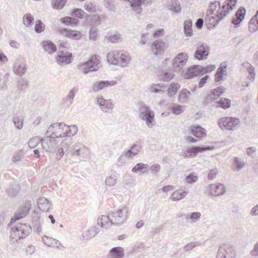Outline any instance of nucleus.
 <instances>
[{
  "instance_id": "f257e3e1",
  "label": "nucleus",
  "mask_w": 258,
  "mask_h": 258,
  "mask_svg": "<svg viewBox=\"0 0 258 258\" xmlns=\"http://www.w3.org/2000/svg\"><path fill=\"white\" fill-rule=\"evenodd\" d=\"M130 58L128 53L126 52H119L116 50L109 52L107 55L108 62L122 67H125L128 65Z\"/></svg>"
},
{
  "instance_id": "f03ea898",
  "label": "nucleus",
  "mask_w": 258,
  "mask_h": 258,
  "mask_svg": "<svg viewBox=\"0 0 258 258\" xmlns=\"http://www.w3.org/2000/svg\"><path fill=\"white\" fill-rule=\"evenodd\" d=\"M100 62V57L94 54L87 61L78 64V68L84 74H87L91 72H96L99 68Z\"/></svg>"
},
{
  "instance_id": "7ed1b4c3",
  "label": "nucleus",
  "mask_w": 258,
  "mask_h": 258,
  "mask_svg": "<svg viewBox=\"0 0 258 258\" xmlns=\"http://www.w3.org/2000/svg\"><path fill=\"white\" fill-rule=\"evenodd\" d=\"M65 128H67L65 124L54 123L48 128L46 132L47 136L52 139L66 137L67 133L64 132Z\"/></svg>"
},
{
  "instance_id": "20e7f679",
  "label": "nucleus",
  "mask_w": 258,
  "mask_h": 258,
  "mask_svg": "<svg viewBox=\"0 0 258 258\" xmlns=\"http://www.w3.org/2000/svg\"><path fill=\"white\" fill-rule=\"evenodd\" d=\"M179 88V85L178 83H172L170 86L167 87L164 84H154L151 86V91L154 93L164 92L165 91L167 92L169 97L174 95Z\"/></svg>"
},
{
  "instance_id": "39448f33",
  "label": "nucleus",
  "mask_w": 258,
  "mask_h": 258,
  "mask_svg": "<svg viewBox=\"0 0 258 258\" xmlns=\"http://www.w3.org/2000/svg\"><path fill=\"white\" fill-rule=\"evenodd\" d=\"M210 47L207 44L202 43L197 47L194 56L196 59L199 60L206 59L209 53Z\"/></svg>"
},
{
  "instance_id": "423d86ee",
  "label": "nucleus",
  "mask_w": 258,
  "mask_h": 258,
  "mask_svg": "<svg viewBox=\"0 0 258 258\" xmlns=\"http://www.w3.org/2000/svg\"><path fill=\"white\" fill-rule=\"evenodd\" d=\"M187 60V55L184 53H180L173 60V69L174 72H178L185 64Z\"/></svg>"
},
{
  "instance_id": "0eeeda50",
  "label": "nucleus",
  "mask_w": 258,
  "mask_h": 258,
  "mask_svg": "<svg viewBox=\"0 0 258 258\" xmlns=\"http://www.w3.org/2000/svg\"><path fill=\"white\" fill-rule=\"evenodd\" d=\"M239 123L238 119L233 117H223L219 121V124L222 128L231 130Z\"/></svg>"
},
{
  "instance_id": "6e6552de",
  "label": "nucleus",
  "mask_w": 258,
  "mask_h": 258,
  "mask_svg": "<svg viewBox=\"0 0 258 258\" xmlns=\"http://www.w3.org/2000/svg\"><path fill=\"white\" fill-rule=\"evenodd\" d=\"M165 47V42L161 39H158L152 43L151 51L155 56L162 55L164 53Z\"/></svg>"
},
{
  "instance_id": "1a4fd4ad",
  "label": "nucleus",
  "mask_w": 258,
  "mask_h": 258,
  "mask_svg": "<svg viewBox=\"0 0 258 258\" xmlns=\"http://www.w3.org/2000/svg\"><path fill=\"white\" fill-rule=\"evenodd\" d=\"M222 15H223V14L221 11L217 12V14L215 16H210L208 15L206 21L208 28H215L219 22L224 19L222 18Z\"/></svg>"
},
{
  "instance_id": "9d476101",
  "label": "nucleus",
  "mask_w": 258,
  "mask_h": 258,
  "mask_svg": "<svg viewBox=\"0 0 258 258\" xmlns=\"http://www.w3.org/2000/svg\"><path fill=\"white\" fill-rule=\"evenodd\" d=\"M214 149V147H207L205 148L200 147H194L190 149H188L183 152V156L185 157H192L200 152H202L206 150H211Z\"/></svg>"
},
{
  "instance_id": "9b49d317",
  "label": "nucleus",
  "mask_w": 258,
  "mask_h": 258,
  "mask_svg": "<svg viewBox=\"0 0 258 258\" xmlns=\"http://www.w3.org/2000/svg\"><path fill=\"white\" fill-rule=\"evenodd\" d=\"M237 0H226L222 5V11L221 12L223 15L222 18H224L230 12L232 11L237 4Z\"/></svg>"
},
{
  "instance_id": "f8f14e48",
  "label": "nucleus",
  "mask_w": 258,
  "mask_h": 258,
  "mask_svg": "<svg viewBox=\"0 0 258 258\" xmlns=\"http://www.w3.org/2000/svg\"><path fill=\"white\" fill-rule=\"evenodd\" d=\"M202 74V66L194 65L189 67L185 75L186 79H191Z\"/></svg>"
},
{
  "instance_id": "ddd939ff",
  "label": "nucleus",
  "mask_w": 258,
  "mask_h": 258,
  "mask_svg": "<svg viewBox=\"0 0 258 258\" xmlns=\"http://www.w3.org/2000/svg\"><path fill=\"white\" fill-rule=\"evenodd\" d=\"M246 10L244 7H240L236 13V17L237 19L233 18L232 23L234 25L235 27H238L241 22L245 18Z\"/></svg>"
},
{
  "instance_id": "4468645a",
  "label": "nucleus",
  "mask_w": 258,
  "mask_h": 258,
  "mask_svg": "<svg viewBox=\"0 0 258 258\" xmlns=\"http://www.w3.org/2000/svg\"><path fill=\"white\" fill-rule=\"evenodd\" d=\"M60 32L65 34L67 37L75 40H79L82 37L81 32L77 30L63 28L61 29Z\"/></svg>"
},
{
  "instance_id": "2eb2a0df",
  "label": "nucleus",
  "mask_w": 258,
  "mask_h": 258,
  "mask_svg": "<svg viewBox=\"0 0 258 258\" xmlns=\"http://www.w3.org/2000/svg\"><path fill=\"white\" fill-rule=\"evenodd\" d=\"M190 133L197 138H202L206 136L205 130L199 125H191L189 127Z\"/></svg>"
},
{
  "instance_id": "dca6fc26",
  "label": "nucleus",
  "mask_w": 258,
  "mask_h": 258,
  "mask_svg": "<svg viewBox=\"0 0 258 258\" xmlns=\"http://www.w3.org/2000/svg\"><path fill=\"white\" fill-rule=\"evenodd\" d=\"M225 192L224 186L222 184H214L210 186L209 194L214 196H219Z\"/></svg>"
},
{
  "instance_id": "f3484780",
  "label": "nucleus",
  "mask_w": 258,
  "mask_h": 258,
  "mask_svg": "<svg viewBox=\"0 0 258 258\" xmlns=\"http://www.w3.org/2000/svg\"><path fill=\"white\" fill-rule=\"evenodd\" d=\"M116 84L115 81H100L96 82L94 84V90H101L109 87L112 86Z\"/></svg>"
},
{
  "instance_id": "a211bd4d",
  "label": "nucleus",
  "mask_w": 258,
  "mask_h": 258,
  "mask_svg": "<svg viewBox=\"0 0 258 258\" xmlns=\"http://www.w3.org/2000/svg\"><path fill=\"white\" fill-rule=\"evenodd\" d=\"M56 58L59 64H69L72 61V55L71 53L66 54L61 52L57 55Z\"/></svg>"
},
{
  "instance_id": "6ab92c4d",
  "label": "nucleus",
  "mask_w": 258,
  "mask_h": 258,
  "mask_svg": "<svg viewBox=\"0 0 258 258\" xmlns=\"http://www.w3.org/2000/svg\"><path fill=\"white\" fill-rule=\"evenodd\" d=\"M71 15L73 17H76L80 19H85L87 21H89L90 19L89 15L85 13L82 9L79 8L74 9L72 11Z\"/></svg>"
},
{
  "instance_id": "aec40b11",
  "label": "nucleus",
  "mask_w": 258,
  "mask_h": 258,
  "mask_svg": "<svg viewBox=\"0 0 258 258\" xmlns=\"http://www.w3.org/2000/svg\"><path fill=\"white\" fill-rule=\"evenodd\" d=\"M13 71L16 74L20 76H23L27 71V68L25 63H15L13 66Z\"/></svg>"
},
{
  "instance_id": "412c9836",
  "label": "nucleus",
  "mask_w": 258,
  "mask_h": 258,
  "mask_svg": "<svg viewBox=\"0 0 258 258\" xmlns=\"http://www.w3.org/2000/svg\"><path fill=\"white\" fill-rule=\"evenodd\" d=\"M249 29L250 31L253 32L258 30V11L249 21Z\"/></svg>"
},
{
  "instance_id": "4be33fe9",
  "label": "nucleus",
  "mask_w": 258,
  "mask_h": 258,
  "mask_svg": "<svg viewBox=\"0 0 258 258\" xmlns=\"http://www.w3.org/2000/svg\"><path fill=\"white\" fill-rule=\"evenodd\" d=\"M111 258H121L124 255L123 249L120 247L112 248L110 250Z\"/></svg>"
},
{
  "instance_id": "5701e85b",
  "label": "nucleus",
  "mask_w": 258,
  "mask_h": 258,
  "mask_svg": "<svg viewBox=\"0 0 258 258\" xmlns=\"http://www.w3.org/2000/svg\"><path fill=\"white\" fill-rule=\"evenodd\" d=\"M42 46L44 49L50 54H51L56 51V45L51 41H44L42 43Z\"/></svg>"
},
{
  "instance_id": "b1692460",
  "label": "nucleus",
  "mask_w": 258,
  "mask_h": 258,
  "mask_svg": "<svg viewBox=\"0 0 258 258\" xmlns=\"http://www.w3.org/2000/svg\"><path fill=\"white\" fill-rule=\"evenodd\" d=\"M98 103L101 107V109L105 111H106L107 109L112 108V104L110 101V100H106L103 98H98Z\"/></svg>"
},
{
  "instance_id": "393cba45",
  "label": "nucleus",
  "mask_w": 258,
  "mask_h": 258,
  "mask_svg": "<svg viewBox=\"0 0 258 258\" xmlns=\"http://www.w3.org/2000/svg\"><path fill=\"white\" fill-rule=\"evenodd\" d=\"M28 81L24 78H20L17 82V91L19 93L25 92L28 87Z\"/></svg>"
},
{
  "instance_id": "a878e982",
  "label": "nucleus",
  "mask_w": 258,
  "mask_h": 258,
  "mask_svg": "<svg viewBox=\"0 0 258 258\" xmlns=\"http://www.w3.org/2000/svg\"><path fill=\"white\" fill-rule=\"evenodd\" d=\"M226 67V64H223L222 63L220 67L218 69L215 76L216 82H220L223 79Z\"/></svg>"
},
{
  "instance_id": "bb28decb",
  "label": "nucleus",
  "mask_w": 258,
  "mask_h": 258,
  "mask_svg": "<svg viewBox=\"0 0 258 258\" xmlns=\"http://www.w3.org/2000/svg\"><path fill=\"white\" fill-rule=\"evenodd\" d=\"M105 38L112 43H116L120 40L121 35L116 32L115 33L110 32L107 34Z\"/></svg>"
},
{
  "instance_id": "cd10ccee",
  "label": "nucleus",
  "mask_w": 258,
  "mask_h": 258,
  "mask_svg": "<svg viewBox=\"0 0 258 258\" xmlns=\"http://www.w3.org/2000/svg\"><path fill=\"white\" fill-rule=\"evenodd\" d=\"M60 22L66 25H74L77 26L79 23V20L71 17H65L60 19Z\"/></svg>"
},
{
  "instance_id": "c85d7f7f",
  "label": "nucleus",
  "mask_w": 258,
  "mask_h": 258,
  "mask_svg": "<svg viewBox=\"0 0 258 258\" xmlns=\"http://www.w3.org/2000/svg\"><path fill=\"white\" fill-rule=\"evenodd\" d=\"M145 110L143 111V114L146 116L145 120L148 126L153 122L154 117V114L151 112L147 107H144Z\"/></svg>"
},
{
  "instance_id": "c756f323",
  "label": "nucleus",
  "mask_w": 258,
  "mask_h": 258,
  "mask_svg": "<svg viewBox=\"0 0 258 258\" xmlns=\"http://www.w3.org/2000/svg\"><path fill=\"white\" fill-rule=\"evenodd\" d=\"M183 29L185 35L190 36L192 35V21L191 20L184 21Z\"/></svg>"
},
{
  "instance_id": "7c9ffc66",
  "label": "nucleus",
  "mask_w": 258,
  "mask_h": 258,
  "mask_svg": "<svg viewBox=\"0 0 258 258\" xmlns=\"http://www.w3.org/2000/svg\"><path fill=\"white\" fill-rule=\"evenodd\" d=\"M227 89L222 86H218L212 91V94L209 97H220L222 95L226 93Z\"/></svg>"
},
{
  "instance_id": "2f4dec72",
  "label": "nucleus",
  "mask_w": 258,
  "mask_h": 258,
  "mask_svg": "<svg viewBox=\"0 0 258 258\" xmlns=\"http://www.w3.org/2000/svg\"><path fill=\"white\" fill-rule=\"evenodd\" d=\"M217 7L219 8L217 12L222 11V6L221 5L220 2L214 1L211 2L208 8V11L209 12H210V14H214V12Z\"/></svg>"
},
{
  "instance_id": "473e14b6",
  "label": "nucleus",
  "mask_w": 258,
  "mask_h": 258,
  "mask_svg": "<svg viewBox=\"0 0 258 258\" xmlns=\"http://www.w3.org/2000/svg\"><path fill=\"white\" fill-rule=\"evenodd\" d=\"M186 191L176 190L172 193L171 197L173 200H180L186 196Z\"/></svg>"
},
{
  "instance_id": "72a5a7b5",
  "label": "nucleus",
  "mask_w": 258,
  "mask_h": 258,
  "mask_svg": "<svg viewBox=\"0 0 258 258\" xmlns=\"http://www.w3.org/2000/svg\"><path fill=\"white\" fill-rule=\"evenodd\" d=\"M67 0H54L52 2L53 8L56 10H61L65 6Z\"/></svg>"
},
{
  "instance_id": "f704fd0d",
  "label": "nucleus",
  "mask_w": 258,
  "mask_h": 258,
  "mask_svg": "<svg viewBox=\"0 0 258 258\" xmlns=\"http://www.w3.org/2000/svg\"><path fill=\"white\" fill-rule=\"evenodd\" d=\"M33 21L34 18L30 14H25L23 18V23L26 27L30 26L33 23Z\"/></svg>"
},
{
  "instance_id": "c9c22d12",
  "label": "nucleus",
  "mask_w": 258,
  "mask_h": 258,
  "mask_svg": "<svg viewBox=\"0 0 258 258\" xmlns=\"http://www.w3.org/2000/svg\"><path fill=\"white\" fill-rule=\"evenodd\" d=\"M98 36L97 28L95 26H92L89 30V39L95 40Z\"/></svg>"
},
{
  "instance_id": "e433bc0d",
  "label": "nucleus",
  "mask_w": 258,
  "mask_h": 258,
  "mask_svg": "<svg viewBox=\"0 0 258 258\" xmlns=\"http://www.w3.org/2000/svg\"><path fill=\"white\" fill-rule=\"evenodd\" d=\"M45 25L40 21L37 20L35 25L34 30L37 33H40L44 30Z\"/></svg>"
},
{
  "instance_id": "4c0bfd02",
  "label": "nucleus",
  "mask_w": 258,
  "mask_h": 258,
  "mask_svg": "<svg viewBox=\"0 0 258 258\" xmlns=\"http://www.w3.org/2000/svg\"><path fill=\"white\" fill-rule=\"evenodd\" d=\"M67 128H65L64 132L67 133L66 136H72L75 134L77 132V127L76 125L71 126L67 125Z\"/></svg>"
},
{
  "instance_id": "58836bf2",
  "label": "nucleus",
  "mask_w": 258,
  "mask_h": 258,
  "mask_svg": "<svg viewBox=\"0 0 258 258\" xmlns=\"http://www.w3.org/2000/svg\"><path fill=\"white\" fill-rule=\"evenodd\" d=\"M85 10L91 13H95L97 11L95 5L92 3H86L84 5Z\"/></svg>"
},
{
  "instance_id": "ea45409f",
  "label": "nucleus",
  "mask_w": 258,
  "mask_h": 258,
  "mask_svg": "<svg viewBox=\"0 0 258 258\" xmlns=\"http://www.w3.org/2000/svg\"><path fill=\"white\" fill-rule=\"evenodd\" d=\"M231 104V101L227 98H224L223 99H221L218 102L219 107H221L223 108H227L230 107Z\"/></svg>"
},
{
  "instance_id": "a19ab883",
  "label": "nucleus",
  "mask_w": 258,
  "mask_h": 258,
  "mask_svg": "<svg viewBox=\"0 0 258 258\" xmlns=\"http://www.w3.org/2000/svg\"><path fill=\"white\" fill-rule=\"evenodd\" d=\"M215 69L216 66L214 64H210L206 66V67L202 66V75L205 73H210L214 71Z\"/></svg>"
},
{
  "instance_id": "79ce46f5",
  "label": "nucleus",
  "mask_w": 258,
  "mask_h": 258,
  "mask_svg": "<svg viewBox=\"0 0 258 258\" xmlns=\"http://www.w3.org/2000/svg\"><path fill=\"white\" fill-rule=\"evenodd\" d=\"M163 79L164 81H169L172 79L174 75L172 72H163Z\"/></svg>"
},
{
  "instance_id": "37998d69",
  "label": "nucleus",
  "mask_w": 258,
  "mask_h": 258,
  "mask_svg": "<svg viewBox=\"0 0 258 258\" xmlns=\"http://www.w3.org/2000/svg\"><path fill=\"white\" fill-rule=\"evenodd\" d=\"M98 224L101 227H104L108 222V218L105 216H101L98 219Z\"/></svg>"
},
{
  "instance_id": "c03bdc74",
  "label": "nucleus",
  "mask_w": 258,
  "mask_h": 258,
  "mask_svg": "<svg viewBox=\"0 0 258 258\" xmlns=\"http://www.w3.org/2000/svg\"><path fill=\"white\" fill-rule=\"evenodd\" d=\"M90 19L89 21L93 23L100 24L101 19L100 17L98 15L95 14L93 15H89Z\"/></svg>"
},
{
  "instance_id": "a18cd8bd",
  "label": "nucleus",
  "mask_w": 258,
  "mask_h": 258,
  "mask_svg": "<svg viewBox=\"0 0 258 258\" xmlns=\"http://www.w3.org/2000/svg\"><path fill=\"white\" fill-rule=\"evenodd\" d=\"M197 180H198V177L197 175H195L194 174H190L188 175L186 178V180L187 182H188L189 183L195 182Z\"/></svg>"
},
{
  "instance_id": "49530a36",
  "label": "nucleus",
  "mask_w": 258,
  "mask_h": 258,
  "mask_svg": "<svg viewBox=\"0 0 258 258\" xmlns=\"http://www.w3.org/2000/svg\"><path fill=\"white\" fill-rule=\"evenodd\" d=\"M172 112L175 114H180L182 111V107L180 105H174L171 107Z\"/></svg>"
},
{
  "instance_id": "de8ad7c7",
  "label": "nucleus",
  "mask_w": 258,
  "mask_h": 258,
  "mask_svg": "<svg viewBox=\"0 0 258 258\" xmlns=\"http://www.w3.org/2000/svg\"><path fill=\"white\" fill-rule=\"evenodd\" d=\"M164 35V30L163 29H159L155 31L153 34L154 38H158L159 37L163 36Z\"/></svg>"
},
{
  "instance_id": "09e8293b",
  "label": "nucleus",
  "mask_w": 258,
  "mask_h": 258,
  "mask_svg": "<svg viewBox=\"0 0 258 258\" xmlns=\"http://www.w3.org/2000/svg\"><path fill=\"white\" fill-rule=\"evenodd\" d=\"M146 167V165L143 164V163H138L137 164H136L135 167L133 168L132 169V171L133 172H136V171H138L139 170H141L144 168H145Z\"/></svg>"
},
{
  "instance_id": "8fccbe9b",
  "label": "nucleus",
  "mask_w": 258,
  "mask_h": 258,
  "mask_svg": "<svg viewBox=\"0 0 258 258\" xmlns=\"http://www.w3.org/2000/svg\"><path fill=\"white\" fill-rule=\"evenodd\" d=\"M209 78V75H206L205 77L201 78L199 82L198 86L199 88L203 87L206 83L207 82V79Z\"/></svg>"
},
{
  "instance_id": "3c124183",
  "label": "nucleus",
  "mask_w": 258,
  "mask_h": 258,
  "mask_svg": "<svg viewBox=\"0 0 258 258\" xmlns=\"http://www.w3.org/2000/svg\"><path fill=\"white\" fill-rule=\"evenodd\" d=\"M64 155L63 151L62 148L58 149L55 154V159L60 160Z\"/></svg>"
},
{
  "instance_id": "603ef678",
  "label": "nucleus",
  "mask_w": 258,
  "mask_h": 258,
  "mask_svg": "<svg viewBox=\"0 0 258 258\" xmlns=\"http://www.w3.org/2000/svg\"><path fill=\"white\" fill-rule=\"evenodd\" d=\"M203 24H204L203 19L202 18H199L197 20V21L195 23V26L198 29H201L203 27Z\"/></svg>"
},
{
  "instance_id": "864d4df0",
  "label": "nucleus",
  "mask_w": 258,
  "mask_h": 258,
  "mask_svg": "<svg viewBox=\"0 0 258 258\" xmlns=\"http://www.w3.org/2000/svg\"><path fill=\"white\" fill-rule=\"evenodd\" d=\"M248 72L249 74V77H250V79H254L255 76L254 68L252 66H250L248 69Z\"/></svg>"
},
{
  "instance_id": "5fc2aeb1",
  "label": "nucleus",
  "mask_w": 258,
  "mask_h": 258,
  "mask_svg": "<svg viewBox=\"0 0 258 258\" xmlns=\"http://www.w3.org/2000/svg\"><path fill=\"white\" fill-rule=\"evenodd\" d=\"M176 4V6H171V10L172 11H173L174 12H175V13H178L180 12L181 8L180 5L179 3L178 5L177 4Z\"/></svg>"
},
{
  "instance_id": "6e6d98bb",
  "label": "nucleus",
  "mask_w": 258,
  "mask_h": 258,
  "mask_svg": "<svg viewBox=\"0 0 258 258\" xmlns=\"http://www.w3.org/2000/svg\"><path fill=\"white\" fill-rule=\"evenodd\" d=\"M8 60L7 57L3 52H0V63H5Z\"/></svg>"
},
{
  "instance_id": "4d7b16f0",
  "label": "nucleus",
  "mask_w": 258,
  "mask_h": 258,
  "mask_svg": "<svg viewBox=\"0 0 258 258\" xmlns=\"http://www.w3.org/2000/svg\"><path fill=\"white\" fill-rule=\"evenodd\" d=\"M111 0H104V5L108 10L111 11Z\"/></svg>"
},
{
  "instance_id": "13d9d810",
  "label": "nucleus",
  "mask_w": 258,
  "mask_h": 258,
  "mask_svg": "<svg viewBox=\"0 0 258 258\" xmlns=\"http://www.w3.org/2000/svg\"><path fill=\"white\" fill-rule=\"evenodd\" d=\"M78 91V88L74 87L70 92L67 97H74L76 92Z\"/></svg>"
},
{
  "instance_id": "bf43d9fd",
  "label": "nucleus",
  "mask_w": 258,
  "mask_h": 258,
  "mask_svg": "<svg viewBox=\"0 0 258 258\" xmlns=\"http://www.w3.org/2000/svg\"><path fill=\"white\" fill-rule=\"evenodd\" d=\"M159 169H160V166L158 164H154L152 166H151V170L152 172H157L159 170Z\"/></svg>"
},
{
  "instance_id": "052dcab7",
  "label": "nucleus",
  "mask_w": 258,
  "mask_h": 258,
  "mask_svg": "<svg viewBox=\"0 0 258 258\" xmlns=\"http://www.w3.org/2000/svg\"><path fill=\"white\" fill-rule=\"evenodd\" d=\"M201 216V214L199 212L192 213L190 215V219H197Z\"/></svg>"
},
{
  "instance_id": "680f3d73",
  "label": "nucleus",
  "mask_w": 258,
  "mask_h": 258,
  "mask_svg": "<svg viewBox=\"0 0 258 258\" xmlns=\"http://www.w3.org/2000/svg\"><path fill=\"white\" fill-rule=\"evenodd\" d=\"M217 173V172L215 170H212L210 171L208 175L209 179H212Z\"/></svg>"
},
{
  "instance_id": "e2e57ef3",
  "label": "nucleus",
  "mask_w": 258,
  "mask_h": 258,
  "mask_svg": "<svg viewBox=\"0 0 258 258\" xmlns=\"http://www.w3.org/2000/svg\"><path fill=\"white\" fill-rule=\"evenodd\" d=\"M15 124L18 128H21L23 126L22 121L20 119H17L15 121Z\"/></svg>"
},
{
  "instance_id": "0e129e2a",
  "label": "nucleus",
  "mask_w": 258,
  "mask_h": 258,
  "mask_svg": "<svg viewBox=\"0 0 258 258\" xmlns=\"http://www.w3.org/2000/svg\"><path fill=\"white\" fill-rule=\"evenodd\" d=\"M186 140L189 143H195L197 142V140L191 136H187L186 138Z\"/></svg>"
},
{
  "instance_id": "69168bd1",
  "label": "nucleus",
  "mask_w": 258,
  "mask_h": 258,
  "mask_svg": "<svg viewBox=\"0 0 258 258\" xmlns=\"http://www.w3.org/2000/svg\"><path fill=\"white\" fill-rule=\"evenodd\" d=\"M173 188V186L172 185H165L164 186L163 188H162V190L164 191H168L170 190H171Z\"/></svg>"
},
{
  "instance_id": "338daca9",
  "label": "nucleus",
  "mask_w": 258,
  "mask_h": 258,
  "mask_svg": "<svg viewBox=\"0 0 258 258\" xmlns=\"http://www.w3.org/2000/svg\"><path fill=\"white\" fill-rule=\"evenodd\" d=\"M138 150L136 149V146H132L130 150L128 151L129 152L133 153V154H136Z\"/></svg>"
},
{
  "instance_id": "774afa93",
  "label": "nucleus",
  "mask_w": 258,
  "mask_h": 258,
  "mask_svg": "<svg viewBox=\"0 0 258 258\" xmlns=\"http://www.w3.org/2000/svg\"><path fill=\"white\" fill-rule=\"evenodd\" d=\"M251 253L253 255H258V245H255L254 249L252 251Z\"/></svg>"
}]
</instances>
